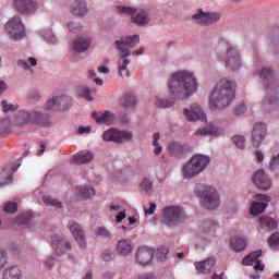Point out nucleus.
<instances>
[{
  "label": "nucleus",
  "instance_id": "nucleus-1",
  "mask_svg": "<svg viewBox=\"0 0 279 279\" xmlns=\"http://www.w3.org/2000/svg\"><path fill=\"white\" fill-rule=\"evenodd\" d=\"M169 90L177 99H187L197 90V81L193 73L180 71L172 74L168 84Z\"/></svg>",
  "mask_w": 279,
  "mask_h": 279
},
{
  "label": "nucleus",
  "instance_id": "nucleus-2",
  "mask_svg": "<svg viewBox=\"0 0 279 279\" xmlns=\"http://www.w3.org/2000/svg\"><path fill=\"white\" fill-rule=\"evenodd\" d=\"M235 93L236 83L234 81L230 78L220 80L209 97V106L211 110H222V108H228V106L232 104Z\"/></svg>",
  "mask_w": 279,
  "mask_h": 279
},
{
  "label": "nucleus",
  "instance_id": "nucleus-3",
  "mask_svg": "<svg viewBox=\"0 0 279 279\" xmlns=\"http://www.w3.org/2000/svg\"><path fill=\"white\" fill-rule=\"evenodd\" d=\"M215 51L218 60L225 62L227 69L230 71H239L241 69V53L232 44L221 39L217 44Z\"/></svg>",
  "mask_w": 279,
  "mask_h": 279
},
{
  "label": "nucleus",
  "instance_id": "nucleus-4",
  "mask_svg": "<svg viewBox=\"0 0 279 279\" xmlns=\"http://www.w3.org/2000/svg\"><path fill=\"white\" fill-rule=\"evenodd\" d=\"M138 43H141L138 35L122 38L121 40H116L114 45L118 51H120L121 53V57L118 61L119 75L121 77L130 76V71L128 70V64H130V60L128 59V56H131L130 49H134L138 45Z\"/></svg>",
  "mask_w": 279,
  "mask_h": 279
},
{
  "label": "nucleus",
  "instance_id": "nucleus-5",
  "mask_svg": "<svg viewBox=\"0 0 279 279\" xmlns=\"http://www.w3.org/2000/svg\"><path fill=\"white\" fill-rule=\"evenodd\" d=\"M208 165H210V157L204 155H194L182 168L183 178L189 180L190 178L199 175L202 171L206 170Z\"/></svg>",
  "mask_w": 279,
  "mask_h": 279
},
{
  "label": "nucleus",
  "instance_id": "nucleus-6",
  "mask_svg": "<svg viewBox=\"0 0 279 279\" xmlns=\"http://www.w3.org/2000/svg\"><path fill=\"white\" fill-rule=\"evenodd\" d=\"M195 193L201 197V204L206 210H215V208H219V194L214 187L197 185Z\"/></svg>",
  "mask_w": 279,
  "mask_h": 279
},
{
  "label": "nucleus",
  "instance_id": "nucleus-7",
  "mask_svg": "<svg viewBox=\"0 0 279 279\" xmlns=\"http://www.w3.org/2000/svg\"><path fill=\"white\" fill-rule=\"evenodd\" d=\"M15 121L17 125H27V123H31L32 125H40V128H49V118L38 111H19Z\"/></svg>",
  "mask_w": 279,
  "mask_h": 279
},
{
  "label": "nucleus",
  "instance_id": "nucleus-8",
  "mask_svg": "<svg viewBox=\"0 0 279 279\" xmlns=\"http://www.w3.org/2000/svg\"><path fill=\"white\" fill-rule=\"evenodd\" d=\"M162 213H163L162 223H165L166 226H169V228L179 226V223H182V221L186 219V215L184 214V210L180 207H166L163 208Z\"/></svg>",
  "mask_w": 279,
  "mask_h": 279
},
{
  "label": "nucleus",
  "instance_id": "nucleus-9",
  "mask_svg": "<svg viewBox=\"0 0 279 279\" xmlns=\"http://www.w3.org/2000/svg\"><path fill=\"white\" fill-rule=\"evenodd\" d=\"M5 31L12 40H21V38H25V26L19 16H13L8 21Z\"/></svg>",
  "mask_w": 279,
  "mask_h": 279
},
{
  "label": "nucleus",
  "instance_id": "nucleus-10",
  "mask_svg": "<svg viewBox=\"0 0 279 279\" xmlns=\"http://www.w3.org/2000/svg\"><path fill=\"white\" fill-rule=\"evenodd\" d=\"M117 10L120 14H129L135 25H147L149 23V15L145 10H136L130 7H118Z\"/></svg>",
  "mask_w": 279,
  "mask_h": 279
},
{
  "label": "nucleus",
  "instance_id": "nucleus-11",
  "mask_svg": "<svg viewBox=\"0 0 279 279\" xmlns=\"http://www.w3.org/2000/svg\"><path fill=\"white\" fill-rule=\"evenodd\" d=\"M132 132L130 131H119L116 129H110L108 131H105L102 134L104 141H112L113 143H130L132 141Z\"/></svg>",
  "mask_w": 279,
  "mask_h": 279
},
{
  "label": "nucleus",
  "instance_id": "nucleus-12",
  "mask_svg": "<svg viewBox=\"0 0 279 279\" xmlns=\"http://www.w3.org/2000/svg\"><path fill=\"white\" fill-rule=\"evenodd\" d=\"M71 98L69 96H59L49 99L46 102V110L63 111L69 110Z\"/></svg>",
  "mask_w": 279,
  "mask_h": 279
},
{
  "label": "nucleus",
  "instance_id": "nucleus-13",
  "mask_svg": "<svg viewBox=\"0 0 279 279\" xmlns=\"http://www.w3.org/2000/svg\"><path fill=\"white\" fill-rule=\"evenodd\" d=\"M154 259V251L149 246H141L135 253V263L137 265L147 266L150 265Z\"/></svg>",
  "mask_w": 279,
  "mask_h": 279
},
{
  "label": "nucleus",
  "instance_id": "nucleus-14",
  "mask_svg": "<svg viewBox=\"0 0 279 279\" xmlns=\"http://www.w3.org/2000/svg\"><path fill=\"white\" fill-rule=\"evenodd\" d=\"M192 19L195 23H198V25H213L221 19V15L219 13L204 12L201 10L198 13L194 14Z\"/></svg>",
  "mask_w": 279,
  "mask_h": 279
},
{
  "label": "nucleus",
  "instance_id": "nucleus-15",
  "mask_svg": "<svg viewBox=\"0 0 279 279\" xmlns=\"http://www.w3.org/2000/svg\"><path fill=\"white\" fill-rule=\"evenodd\" d=\"M68 228L75 241H77L81 250H86V234H84V229H82V226L75 221H70L68 223Z\"/></svg>",
  "mask_w": 279,
  "mask_h": 279
},
{
  "label": "nucleus",
  "instance_id": "nucleus-16",
  "mask_svg": "<svg viewBox=\"0 0 279 279\" xmlns=\"http://www.w3.org/2000/svg\"><path fill=\"white\" fill-rule=\"evenodd\" d=\"M267 136V125L265 123H256L252 131V145L253 147H260L263 141Z\"/></svg>",
  "mask_w": 279,
  "mask_h": 279
},
{
  "label": "nucleus",
  "instance_id": "nucleus-17",
  "mask_svg": "<svg viewBox=\"0 0 279 279\" xmlns=\"http://www.w3.org/2000/svg\"><path fill=\"white\" fill-rule=\"evenodd\" d=\"M183 116L186 121H206V113L202 110L198 105H192L189 109L183 110Z\"/></svg>",
  "mask_w": 279,
  "mask_h": 279
},
{
  "label": "nucleus",
  "instance_id": "nucleus-18",
  "mask_svg": "<svg viewBox=\"0 0 279 279\" xmlns=\"http://www.w3.org/2000/svg\"><path fill=\"white\" fill-rule=\"evenodd\" d=\"M13 5L20 14H29L38 9V2L34 0H14Z\"/></svg>",
  "mask_w": 279,
  "mask_h": 279
},
{
  "label": "nucleus",
  "instance_id": "nucleus-19",
  "mask_svg": "<svg viewBox=\"0 0 279 279\" xmlns=\"http://www.w3.org/2000/svg\"><path fill=\"white\" fill-rule=\"evenodd\" d=\"M252 181L259 191H267L271 189V180L265 175V171L263 170H257L254 173Z\"/></svg>",
  "mask_w": 279,
  "mask_h": 279
},
{
  "label": "nucleus",
  "instance_id": "nucleus-20",
  "mask_svg": "<svg viewBox=\"0 0 279 279\" xmlns=\"http://www.w3.org/2000/svg\"><path fill=\"white\" fill-rule=\"evenodd\" d=\"M92 118L98 123L99 125H112L114 123V114L110 111L105 112H97L94 111L92 113Z\"/></svg>",
  "mask_w": 279,
  "mask_h": 279
},
{
  "label": "nucleus",
  "instance_id": "nucleus-21",
  "mask_svg": "<svg viewBox=\"0 0 279 279\" xmlns=\"http://www.w3.org/2000/svg\"><path fill=\"white\" fill-rule=\"evenodd\" d=\"M116 250L119 256H130V253L134 250V244L130 239H121L118 241Z\"/></svg>",
  "mask_w": 279,
  "mask_h": 279
},
{
  "label": "nucleus",
  "instance_id": "nucleus-22",
  "mask_svg": "<svg viewBox=\"0 0 279 279\" xmlns=\"http://www.w3.org/2000/svg\"><path fill=\"white\" fill-rule=\"evenodd\" d=\"M52 248L54 250L56 254H65L69 252V250H71V242H64L60 235H53Z\"/></svg>",
  "mask_w": 279,
  "mask_h": 279
},
{
  "label": "nucleus",
  "instance_id": "nucleus-23",
  "mask_svg": "<svg viewBox=\"0 0 279 279\" xmlns=\"http://www.w3.org/2000/svg\"><path fill=\"white\" fill-rule=\"evenodd\" d=\"M215 263H217V260H215V258L211 257L203 262H196L194 266L198 274H210V269L215 267Z\"/></svg>",
  "mask_w": 279,
  "mask_h": 279
},
{
  "label": "nucleus",
  "instance_id": "nucleus-24",
  "mask_svg": "<svg viewBox=\"0 0 279 279\" xmlns=\"http://www.w3.org/2000/svg\"><path fill=\"white\" fill-rule=\"evenodd\" d=\"M71 12L74 16H84L88 12V5L84 0H75L71 5Z\"/></svg>",
  "mask_w": 279,
  "mask_h": 279
},
{
  "label": "nucleus",
  "instance_id": "nucleus-25",
  "mask_svg": "<svg viewBox=\"0 0 279 279\" xmlns=\"http://www.w3.org/2000/svg\"><path fill=\"white\" fill-rule=\"evenodd\" d=\"M93 158H95V155L90 150H83L73 156V162L75 165H87V162L93 161Z\"/></svg>",
  "mask_w": 279,
  "mask_h": 279
},
{
  "label": "nucleus",
  "instance_id": "nucleus-26",
  "mask_svg": "<svg viewBox=\"0 0 279 279\" xmlns=\"http://www.w3.org/2000/svg\"><path fill=\"white\" fill-rule=\"evenodd\" d=\"M88 47H90V38L88 37H81L73 44V50L76 51V53H83V51H86Z\"/></svg>",
  "mask_w": 279,
  "mask_h": 279
},
{
  "label": "nucleus",
  "instance_id": "nucleus-27",
  "mask_svg": "<svg viewBox=\"0 0 279 279\" xmlns=\"http://www.w3.org/2000/svg\"><path fill=\"white\" fill-rule=\"evenodd\" d=\"M3 279H21L23 278V274L21 272V268L19 266H11L4 269L2 274Z\"/></svg>",
  "mask_w": 279,
  "mask_h": 279
},
{
  "label": "nucleus",
  "instance_id": "nucleus-28",
  "mask_svg": "<svg viewBox=\"0 0 279 279\" xmlns=\"http://www.w3.org/2000/svg\"><path fill=\"white\" fill-rule=\"evenodd\" d=\"M259 226L263 230H276L278 222L274 218L262 217L259 218Z\"/></svg>",
  "mask_w": 279,
  "mask_h": 279
},
{
  "label": "nucleus",
  "instance_id": "nucleus-29",
  "mask_svg": "<svg viewBox=\"0 0 279 279\" xmlns=\"http://www.w3.org/2000/svg\"><path fill=\"white\" fill-rule=\"evenodd\" d=\"M247 245V241L244 238L235 236L231 239V247L234 252H243Z\"/></svg>",
  "mask_w": 279,
  "mask_h": 279
},
{
  "label": "nucleus",
  "instance_id": "nucleus-30",
  "mask_svg": "<svg viewBox=\"0 0 279 279\" xmlns=\"http://www.w3.org/2000/svg\"><path fill=\"white\" fill-rule=\"evenodd\" d=\"M120 105L123 108H134L136 106V96L134 94H126L120 99Z\"/></svg>",
  "mask_w": 279,
  "mask_h": 279
},
{
  "label": "nucleus",
  "instance_id": "nucleus-31",
  "mask_svg": "<svg viewBox=\"0 0 279 279\" xmlns=\"http://www.w3.org/2000/svg\"><path fill=\"white\" fill-rule=\"evenodd\" d=\"M77 95L78 97H81L82 99H85V101H93V99H95L93 97V95H95V92L90 90L88 87L86 86H81L77 88Z\"/></svg>",
  "mask_w": 279,
  "mask_h": 279
},
{
  "label": "nucleus",
  "instance_id": "nucleus-32",
  "mask_svg": "<svg viewBox=\"0 0 279 279\" xmlns=\"http://www.w3.org/2000/svg\"><path fill=\"white\" fill-rule=\"evenodd\" d=\"M215 134H217V129L213 124H209L205 128H201L195 132L196 136H213Z\"/></svg>",
  "mask_w": 279,
  "mask_h": 279
},
{
  "label": "nucleus",
  "instance_id": "nucleus-33",
  "mask_svg": "<svg viewBox=\"0 0 279 279\" xmlns=\"http://www.w3.org/2000/svg\"><path fill=\"white\" fill-rule=\"evenodd\" d=\"M19 167H21V163H19L16 167H14L12 165H8L4 167L3 171L9 174L7 175V178L3 182H0V186H5V184H11L12 174H10V173H14L15 171H17Z\"/></svg>",
  "mask_w": 279,
  "mask_h": 279
},
{
  "label": "nucleus",
  "instance_id": "nucleus-34",
  "mask_svg": "<svg viewBox=\"0 0 279 279\" xmlns=\"http://www.w3.org/2000/svg\"><path fill=\"white\" fill-rule=\"evenodd\" d=\"M36 66V64H38V60H36V58L31 57L28 58V61L26 60H20L17 61V66H20V69H24V71H33L32 68L29 66Z\"/></svg>",
  "mask_w": 279,
  "mask_h": 279
},
{
  "label": "nucleus",
  "instance_id": "nucleus-35",
  "mask_svg": "<svg viewBox=\"0 0 279 279\" xmlns=\"http://www.w3.org/2000/svg\"><path fill=\"white\" fill-rule=\"evenodd\" d=\"M259 76L264 80V85L269 86V82L274 78V70L271 68H263Z\"/></svg>",
  "mask_w": 279,
  "mask_h": 279
},
{
  "label": "nucleus",
  "instance_id": "nucleus-36",
  "mask_svg": "<svg viewBox=\"0 0 279 279\" xmlns=\"http://www.w3.org/2000/svg\"><path fill=\"white\" fill-rule=\"evenodd\" d=\"M263 106H271V108H279L278 93L274 92L270 94V97H266L263 100Z\"/></svg>",
  "mask_w": 279,
  "mask_h": 279
},
{
  "label": "nucleus",
  "instance_id": "nucleus-37",
  "mask_svg": "<svg viewBox=\"0 0 279 279\" xmlns=\"http://www.w3.org/2000/svg\"><path fill=\"white\" fill-rule=\"evenodd\" d=\"M262 254L263 253L260 251H255V252L248 254L246 257L243 258V260H242L243 265H246V266L254 265V263H256V260H258V258H260Z\"/></svg>",
  "mask_w": 279,
  "mask_h": 279
},
{
  "label": "nucleus",
  "instance_id": "nucleus-38",
  "mask_svg": "<svg viewBox=\"0 0 279 279\" xmlns=\"http://www.w3.org/2000/svg\"><path fill=\"white\" fill-rule=\"evenodd\" d=\"M267 208V203L254 202L251 206V215H260Z\"/></svg>",
  "mask_w": 279,
  "mask_h": 279
},
{
  "label": "nucleus",
  "instance_id": "nucleus-39",
  "mask_svg": "<svg viewBox=\"0 0 279 279\" xmlns=\"http://www.w3.org/2000/svg\"><path fill=\"white\" fill-rule=\"evenodd\" d=\"M81 199H90V197H95V189L90 186H84L80 190Z\"/></svg>",
  "mask_w": 279,
  "mask_h": 279
},
{
  "label": "nucleus",
  "instance_id": "nucleus-40",
  "mask_svg": "<svg viewBox=\"0 0 279 279\" xmlns=\"http://www.w3.org/2000/svg\"><path fill=\"white\" fill-rule=\"evenodd\" d=\"M158 141H160V133H155L154 141H153V145L155 147V149H154L155 156H159V154H162V146H160V144H158Z\"/></svg>",
  "mask_w": 279,
  "mask_h": 279
},
{
  "label": "nucleus",
  "instance_id": "nucleus-41",
  "mask_svg": "<svg viewBox=\"0 0 279 279\" xmlns=\"http://www.w3.org/2000/svg\"><path fill=\"white\" fill-rule=\"evenodd\" d=\"M33 216L29 213H24L20 217H17L15 223L19 226H27L28 221H32Z\"/></svg>",
  "mask_w": 279,
  "mask_h": 279
},
{
  "label": "nucleus",
  "instance_id": "nucleus-42",
  "mask_svg": "<svg viewBox=\"0 0 279 279\" xmlns=\"http://www.w3.org/2000/svg\"><path fill=\"white\" fill-rule=\"evenodd\" d=\"M168 149L170 154H182V145L178 142L170 143Z\"/></svg>",
  "mask_w": 279,
  "mask_h": 279
},
{
  "label": "nucleus",
  "instance_id": "nucleus-43",
  "mask_svg": "<svg viewBox=\"0 0 279 279\" xmlns=\"http://www.w3.org/2000/svg\"><path fill=\"white\" fill-rule=\"evenodd\" d=\"M19 210V204L16 202H9L4 206V213L14 214Z\"/></svg>",
  "mask_w": 279,
  "mask_h": 279
},
{
  "label": "nucleus",
  "instance_id": "nucleus-44",
  "mask_svg": "<svg viewBox=\"0 0 279 279\" xmlns=\"http://www.w3.org/2000/svg\"><path fill=\"white\" fill-rule=\"evenodd\" d=\"M233 143L236 146L238 149H244L245 147V137L241 135H235L233 137Z\"/></svg>",
  "mask_w": 279,
  "mask_h": 279
},
{
  "label": "nucleus",
  "instance_id": "nucleus-45",
  "mask_svg": "<svg viewBox=\"0 0 279 279\" xmlns=\"http://www.w3.org/2000/svg\"><path fill=\"white\" fill-rule=\"evenodd\" d=\"M268 245L270 247H278L279 245V232L272 233L268 239Z\"/></svg>",
  "mask_w": 279,
  "mask_h": 279
},
{
  "label": "nucleus",
  "instance_id": "nucleus-46",
  "mask_svg": "<svg viewBox=\"0 0 279 279\" xmlns=\"http://www.w3.org/2000/svg\"><path fill=\"white\" fill-rule=\"evenodd\" d=\"M44 204L46 206H56V208H62V203L59 201L52 199L51 197H44Z\"/></svg>",
  "mask_w": 279,
  "mask_h": 279
},
{
  "label": "nucleus",
  "instance_id": "nucleus-47",
  "mask_svg": "<svg viewBox=\"0 0 279 279\" xmlns=\"http://www.w3.org/2000/svg\"><path fill=\"white\" fill-rule=\"evenodd\" d=\"M95 234L96 236H104L105 239H110V231H108V229H106L105 227L97 228Z\"/></svg>",
  "mask_w": 279,
  "mask_h": 279
},
{
  "label": "nucleus",
  "instance_id": "nucleus-48",
  "mask_svg": "<svg viewBox=\"0 0 279 279\" xmlns=\"http://www.w3.org/2000/svg\"><path fill=\"white\" fill-rule=\"evenodd\" d=\"M173 100H167V99H159L157 100V106L159 108H171L173 106Z\"/></svg>",
  "mask_w": 279,
  "mask_h": 279
},
{
  "label": "nucleus",
  "instance_id": "nucleus-49",
  "mask_svg": "<svg viewBox=\"0 0 279 279\" xmlns=\"http://www.w3.org/2000/svg\"><path fill=\"white\" fill-rule=\"evenodd\" d=\"M101 257L102 260H105L106 263H110V260L114 258V252H112L111 250H107L102 253Z\"/></svg>",
  "mask_w": 279,
  "mask_h": 279
},
{
  "label": "nucleus",
  "instance_id": "nucleus-50",
  "mask_svg": "<svg viewBox=\"0 0 279 279\" xmlns=\"http://www.w3.org/2000/svg\"><path fill=\"white\" fill-rule=\"evenodd\" d=\"M167 254H169V248L161 246L158 248L157 255L160 260H167Z\"/></svg>",
  "mask_w": 279,
  "mask_h": 279
},
{
  "label": "nucleus",
  "instance_id": "nucleus-51",
  "mask_svg": "<svg viewBox=\"0 0 279 279\" xmlns=\"http://www.w3.org/2000/svg\"><path fill=\"white\" fill-rule=\"evenodd\" d=\"M8 263V253L5 251L0 250V269H3Z\"/></svg>",
  "mask_w": 279,
  "mask_h": 279
},
{
  "label": "nucleus",
  "instance_id": "nucleus-52",
  "mask_svg": "<svg viewBox=\"0 0 279 279\" xmlns=\"http://www.w3.org/2000/svg\"><path fill=\"white\" fill-rule=\"evenodd\" d=\"M68 29H70V32H72V34H75L82 29V25H80L75 22H70L68 24Z\"/></svg>",
  "mask_w": 279,
  "mask_h": 279
},
{
  "label": "nucleus",
  "instance_id": "nucleus-53",
  "mask_svg": "<svg viewBox=\"0 0 279 279\" xmlns=\"http://www.w3.org/2000/svg\"><path fill=\"white\" fill-rule=\"evenodd\" d=\"M142 191H151V181L144 179L141 183Z\"/></svg>",
  "mask_w": 279,
  "mask_h": 279
},
{
  "label": "nucleus",
  "instance_id": "nucleus-54",
  "mask_svg": "<svg viewBox=\"0 0 279 279\" xmlns=\"http://www.w3.org/2000/svg\"><path fill=\"white\" fill-rule=\"evenodd\" d=\"M215 228H216V225L213 221H206L203 223V230L205 232H210V230H215Z\"/></svg>",
  "mask_w": 279,
  "mask_h": 279
},
{
  "label": "nucleus",
  "instance_id": "nucleus-55",
  "mask_svg": "<svg viewBox=\"0 0 279 279\" xmlns=\"http://www.w3.org/2000/svg\"><path fill=\"white\" fill-rule=\"evenodd\" d=\"M278 167H279V155H278V157H274L270 160V170L276 171V169H278Z\"/></svg>",
  "mask_w": 279,
  "mask_h": 279
},
{
  "label": "nucleus",
  "instance_id": "nucleus-56",
  "mask_svg": "<svg viewBox=\"0 0 279 279\" xmlns=\"http://www.w3.org/2000/svg\"><path fill=\"white\" fill-rule=\"evenodd\" d=\"M245 110H247L245 105H240V106L234 108V113L239 117L241 114H245Z\"/></svg>",
  "mask_w": 279,
  "mask_h": 279
},
{
  "label": "nucleus",
  "instance_id": "nucleus-57",
  "mask_svg": "<svg viewBox=\"0 0 279 279\" xmlns=\"http://www.w3.org/2000/svg\"><path fill=\"white\" fill-rule=\"evenodd\" d=\"M157 205L156 203H150L149 208H144L145 215H154L156 213Z\"/></svg>",
  "mask_w": 279,
  "mask_h": 279
},
{
  "label": "nucleus",
  "instance_id": "nucleus-58",
  "mask_svg": "<svg viewBox=\"0 0 279 279\" xmlns=\"http://www.w3.org/2000/svg\"><path fill=\"white\" fill-rule=\"evenodd\" d=\"M1 105L3 108V112H10V110H14V105H9L5 100H2Z\"/></svg>",
  "mask_w": 279,
  "mask_h": 279
},
{
  "label": "nucleus",
  "instance_id": "nucleus-59",
  "mask_svg": "<svg viewBox=\"0 0 279 279\" xmlns=\"http://www.w3.org/2000/svg\"><path fill=\"white\" fill-rule=\"evenodd\" d=\"M45 266L47 269H51L53 267V257L49 256L44 260Z\"/></svg>",
  "mask_w": 279,
  "mask_h": 279
},
{
  "label": "nucleus",
  "instance_id": "nucleus-60",
  "mask_svg": "<svg viewBox=\"0 0 279 279\" xmlns=\"http://www.w3.org/2000/svg\"><path fill=\"white\" fill-rule=\"evenodd\" d=\"M77 132L78 134H90V126H81Z\"/></svg>",
  "mask_w": 279,
  "mask_h": 279
},
{
  "label": "nucleus",
  "instance_id": "nucleus-61",
  "mask_svg": "<svg viewBox=\"0 0 279 279\" xmlns=\"http://www.w3.org/2000/svg\"><path fill=\"white\" fill-rule=\"evenodd\" d=\"M45 38H46V40H47L48 43H50L51 45H56V43L58 41V40L56 39V36H53L52 34L46 35Z\"/></svg>",
  "mask_w": 279,
  "mask_h": 279
},
{
  "label": "nucleus",
  "instance_id": "nucleus-62",
  "mask_svg": "<svg viewBox=\"0 0 279 279\" xmlns=\"http://www.w3.org/2000/svg\"><path fill=\"white\" fill-rule=\"evenodd\" d=\"M256 199H258L259 202H269L270 201L269 196H267L265 194H257Z\"/></svg>",
  "mask_w": 279,
  "mask_h": 279
},
{
  "label": "nucleus",
  "instance_id": "nucleus-63",
  "mask_svg": "<svg viewBox=\"0 0 279 279\" xmlns=\"http://www.w3.org/2000/svg\"><path fill=\"white\" fill-rule=\"evenodd\" d=\"M137 279H156V276H154V274H143L140 275Z\"/></svg>",
  "mask_w": 279,
  "mask_h": 279
},
{
  "label": "nucleus",
  "instance_id": "nucleus-64",
  "mask_svg": "<svg viewBox=\"0 0 279 279\" xmlns=\"http://www.w3.org/2000/svg\"><path fill=\"white\" fill-rule=\"evenodd\" d=\"M255 157L257 158V162H263V160H265V156L260 150L255 151Z\"/></svg>",
  "mask_w": 279,
  "mask_h": 279
}]
</instances>
